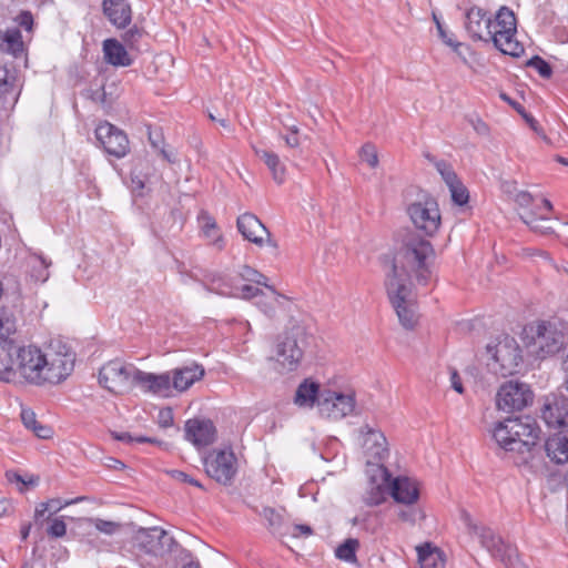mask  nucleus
Listing matches in <instances>:
<instances>
[{
    "mask_svg": "<svg viewBox=\"0 0 568 568\" xmlns=\"http://www.w3.org/2000/svg\"><path fill=\"white\" fill-rule=\"evenodd\" d=\"M435 251L432 243L416 234L407 235L402 247L390 260V270L386 274L385 286L392 306L400 324L406 329L414 328L416 315L412 308V282L427 285L432 278V263Z\"/></svg>",
    "mask_w": 568,
    "mask_h": 568,
    "instance_id": "1",
    "label": "nucleus"
},
{
    "mask_svg": "<svg viewBox=\"0 0 568 568\" xmlns=\"http://www.w3.org/2000/svg\"><path fill=\"white\" fill-rule=\"evenodd\" d=\"M540 427L531 416L509 417L497 423L493 438L505 452H517L527 464L539 452Z\"/></svg>",
    "mask_w": 568,
    "mask_h": 568,
    "instance_id": "2",
    "label": "nucleus"
},
{
    "mask_svg": "<svg viewBox=\"0 0 568 568\" xmlns=\"http://www.w3.org/2000/svg\"><path fill=\"white\" fill-rule=\"evenodd\" d=\"M487 367L495 375L507 377L519 372L523 365V351L515 337L507 334L498 336L486 346Z\"/></svg>",
    "mask_w": 568,
    "mask_h": 568,
    "instance_id": "3",
    "label": "nucleus"
},
{
    "mask_svg": "<svg viewBox=\"0 0 568 568\" xmlns=\"http://www.w3.org/2000/svg\"><path fill=\"white\" fill-rule=\"evenodd\" d=\"M516 33L517 20L508 7H501L494 20H486V36L503 54L517 58L524 52L523 44L515 38Z\"/></svg>",
    "mask_w": 568,
    "mask_h": 568,
    "instance_id": "4",
    "label": "nucleus"
},
{
    "mask_svg": "<svg viewBox=\"0 0 568 568\" xmlns=\"http://www.w3.org/2000/svg\"><path fill=\"white\" fill-rule=\"evenodd\" d=\"M463 520L469 535L478 537L481 546L497 560L503 562L506 568H527L520 560L517 548L506 544L503 538L496 535L489 527L480 526L474 523L470 515L463 514Z\"/></svg>",
    "mask_w": 568,
    "mask_h": 568,
    "instance_id": "5",
    "label": "nucleus"
},
{
    "mask_svg": "<svg viewBox=\"0 0 568 568\" xmlns=\"http://www.w3.org/2000/svg\"><path fill=\"white\" fill-rule=\"evenodd\" d=\"M311 335L305 326L294 324L278 337L276 344V361L287 372H293L300 365L308 346Z\"/></svg>",
    "mask_w": 568,
    "mask_h": 568,
    "instance_id": "6",
    "label": "nucleus"
},
{
    "mask_svg": "<svg viewBox=\"0 0 568 568\" xmlns=\"http://www.w3.org/2000/svg\"><path fill=\"white\" fill-rule=\"evenodd\" d=\"M75 354L72 349L58 342L53 344L43 354V365L41 368V385L44 383L59 384L64 381L74 368Z\"/></svg>",
    "mask_w": 568,
    "mask_h": 568,
    "instance_id": "7",
    "label": "nucleus"
},
{
    "mask_svg": "<svg viewBox=\"0 0 568 568\" xmlns=\"http://www.w3.org/2000/svg\"><path fill=\"white\" fill-rule=\"evenodd\" d=\"M17 332V321L7 310L0 311V379L10 382L16 377V357L19 345L10 337Z\"/></svg>",
    "mask_w": 568,
    "mask_h": 568,
    "instance_id": "8",
    "label": "nucleus"
},
{
    "mask_svg": "<svg viewBox=\"0 0 568 568\" xmlns=\"http://www.w3.org/2000/svg\"><path fill=\"white\" fill-rule=\"evenodd\" d=\"M132 545L138 551L153 557H163L179 546L173 536L158 526L139 528L134 532Z\"/></svg>",
    "mask_w": 568,
    "mask_h": 568,
    "instance_id": "9",
    "label": "nucleus"
},
{
    "mask_svg": "<svg viewBox=\"0 0 568 568\" xmlns=\"http://www.w3.org/2000/svg\"><path fill=\"white\" fill-rule=\"evenodd\" d=\"M136 371L134 365H125L119 359L110 361L100 368L99 384L111 393H122L134 384Z\"/></svg>",
    "mask_w": 568,
    "mask_h": 568,
    "instance_id": "10",
    "label": "nucleus"
},
{
    "mask_svg": "<svg viewBox=\"0 0 568 568\" xmlns=\"http://www.w3.org/2000/svg\"><path fill=\"white\" fill-rule=\"evenodd\" d=\"M407 213L416 229L433 236L440 225V212L435 199L427 196L423 202L408 205Z\"/></svg>",
    "mask_w": 568,
    "mask_h": 568,
    "instance_id": "11",
    "label": "nucleus"
},
{
    "mask_svg": "<svg viewBox=\"0 0 568 568\" xmlns=\"http://www.w3.org/2000/svg\"><path fill=\"white\" fill-rule=\"evenodd\" d=\"M205 473L220 484L229 485L236 474V457L232 449L213 450L203 459Z\"/></svg>",
    "mask_w": 568,
    "mask_h": 568,
    "instance_id": "12",
    "label": "nucleus"
},
{
    "mask_svg": "<svg viewBox=\"0 0 568 568\" xmlns=\"http://www.w3.org/2000/svg\"><path fill=\"white\" fill-rule=\"evenodd\" d=\"M534 393L525 383L509 381L500 386L497 393V407L511 413L521 410L532 403Z\"/></svg>",
    "mask_w": 568,
    "mask_h": 568,
    "instance_id": "13",
    "label": "nucleus"
},
{
    "mask_svg": "<svg viewBox=\"0 0 568 568\" xmlns=\"http://www.w3.org/2000/svg\"><path fill=\"white\" fill-rule=\"evenodd\" d=\"M95 138L103 150L116 159L125 156L130 151L129 139L124 131L110 122H102L95 128Z\"/></svg>",
    "mask_w": 568,
    "mask_h": 568,
    "instance_id": "14",
    "label": "nucleus"
},
{
    "mask_svg": "<svg viewBox=\"0 0 568 568\" xmlns=\"http://www.w3.org/2000/svg\"><path fill=\"white\" fill-rule=\"evenodd\" d=\"M43 354L36 346H19L16 357V374L19 373L29 383L41 385Z\"/></svg>",
    "mask_w": 568,
    "mask_h": 568,
    "instance_id": "15",
    "label": "nucleus"
},
{
    "mask_svg": "<svg viewBox=\"0 0 568 568\" xmlns=\"http://www.w3.org/2000/svg\"><path fill=\"white\" fill-rule=\"evenodd\" d=\"M355 409L354 394H343L325 390L318 400V410L322 416L331 419H341L352 414Z\"/></svg>",
    "mask_w": 568,
    "mask_h": 568,
    "instance_id": "16",
    "label": "nucleus"
},
{
    "mask_svg": "<svg viewBox=\"0 0 568 568\" xmlns=\"http://www.w3.org/2000/svg\"><path fill=\"white\" fill-rule=\"evenodd\" d=\"M540 417L550 428L568 427V395L551 393L545 396Z\"/></svg>",
    "mask_w": 568,
    "mask_h": 568,
    "instance_id": "17",
    "label": "nucleus"
},
{
    "mask_svg": "<svg viewBox=\"0 0 568 568\" xmlns=\"http://www.w3.org/2000/svg\"><path fill=\"white\" fill-rule=\"evenodd\" d=\"M236 226L242 236L254 243L257 246H262L266 240V243L276 248L277 244L271 239L270 231L260 221V219L252 213H244L237 217Z\"/></svg>",
    "mask_w": 568,
    "mask_h": 568,
    "instance_id": "18",
    "label": "nucleus"
},
{
    "mask_svg": "<svg viewBox=\"0 0 568 568\" xmlns=\"http://www.w3.org/2000/svg\"><path fill=\"white\" fill-rule=\"evenodd\" d=\"M541 357L557 354L565 344V335L554 322H542L537 327V341Z\"/></svg>",
    "mask_w": 568,
    "mask_h": 568,
    "instance_id": "19",
    "label": "nucleus"
},
{
    "mask_svg": "<svg viewBox=\"0 0 568 568\" xmlns=\"http://www.w3.org/2000/svg\"><path fill=\"white\" fill-rule=\"evenodd\" d=\"M185 439L196 447H205L214 443L216 428L212 420L193 418L185 423Z\"/></svg>",
    "mask_w": 568,
    "mask_h": 568,
    "instance_id": "20",
    "label": "nucleus"
},
{
    "mask_svg": "<svg viewBox=\"0 0 568 568\" xmlns=\"http://www.w3.org/2000/svg\"><path fill=\"white\" fill-rule=\"evenodd\" d=\"M388 493L398 504L414 505L419 498V486L416 479L407 476L390 477Z\"/></svg>",
    "mask_w": 568,
    "mask_h": 568,
    "instance_id": "21",
    "label": "nucleus"
},
{
    "mask_svg": "<svg viewBox=\"0 0 568 568\" xmlns=\"http://www.w3.org/2000/svg\"><path fill=\"white\" fill-rule=\"evenodd\" d=\"M359 434L363 436V448L367 456L376 462H382L388 456L387 439L379 429L365 424L359 428Z\"/></svg>",
    "mask_w": 568,
    "mask_h": 568,
    "instance_id": "22",
    "label": "nucleus"
},
{
    "mask_svg": "<svg viewBox=\"0 0 568 568\" xmlns=\"http://www.w3.org/2000/svg\"><path fill=\"white\" fill-rule=\"evenodd\" d=\"M377 476L371 477L369 487L363 495V501L367 506H378L386 500L388 481L392 477L388 469L383 465L376 466Z\"/></svg>",
    "mask_w": 568,
    "mask_h": 568,
    "instance_id": "23",
    "label": "nucleus"
},
{
    "mask_svg": "<svg viewBox=\"0 0 568 568\" xmlns=\"http://www.w3.org/2000/svg\"><path fill=\"white\" fill-rule=\"evenodd\" d=\"M134 384L140 385L145 392L163 396L169 395L171 387H173L169 373L158 375L140 369L134 372Z\"/></svg>",
    "mask_w": 568,
    "mask_h": 568,
    "instance_id": "24",
    "label": "nucleus"
},
{
    "mask_svg": "<svg viewBox=\"0 0 568 568\" xmlns=\"http://www.w3.org/2000/svg\"><path fill=\"white\" fill-rule=\"evenodd\" d=\"M103 14L118 29H125L132 20V9L128 0H103Z\"/></svg>",
    "mask_w": 568,
    "mask_h": 568,
    "instance_id": "25",
    "label": "nucleus"
},
{
    "mask_svg": "<svg viewBox=\"0 0 568 568\" xmlns=\"http://www.w3.org/2000/svg\"><path fill=\"white\" fill-rule=\"evenodd\" d=\"M490 19L487 12L478 7L470 8L465 14V28L474 41H489L486 31V20Z\"/></svg>",
    "mask_w": 568,
    "mask_h": 568,
    "instance_id": "26",
    "label": "nucleus"
},
{
    "mask_svg": "<svg viewBox=\"0 0 568 568\" xmlns=\"http://www.w3.org/2000/svg\"><path fill=\"white\" fill-rule=\"evenodd\" d=\"M544 449L551 462L565 464L568 462V430L559 432L548 437Z\"/></svg>",
    "mask_w": 568,
    "mask_h": 568,
    "instance_id": "27",
    "label": "nucleus"
},
{
    "mask_svg": "<svg viewBox=\"0 0 568 568\" xmlns=\"http://www.w3.org/2000/svg\"><path fill=\"white\" fill-rule=\"evenodd\" d=\"M204 373L203 366L199 364L176 368L173 371V376L171 377L172 386L179 392L186 390L196 381L201 379Z\"/></svg>",
    "mask_w": 568,
    "mask_h": 568,
    "instance_id": "28",
    "label": "nucleus"
},
{
    "mask_svg": "<svg viewBox=\"0 0 568 568\" xmlns=\"http://www.w3.org/2000/svg\"><path fill=\"white\" fill-rule=\"evenodd\" d=\"M103 53L105 61L114 67H130V58L125 47L116 39L110 38L103 41Z\"/></svg>",
    "mask_w": 568,
    "mask_h": 568,
    "instance_id": "29",
    "label": "nucleus"
},
{
    "mask_svg": "<svg viewBox=\"0 0 568 568\" xmlns=\"http://www.w3.org/2000/svg\"><path fill=\"white\" fill-rule=\"evenodd\" d=\"M322 397L320 393V384L306 378L297 387L294 396V403L298 407L312 408Z\"/></svg>",
    "mask_w": 568,
    "mask_h": 568,
    "instance_id": "30",
    "label": "nucleus"
},
{
    "mask_svg": "<svg viewBox=\"0 0 568 568\" xmlns=\"http://www.w3.org/2000/svg\"><path fill=\"white\" fill-rule=\"evenodd\" d=\"M267 288L272 292V297L270 300L261 298L256 302L260 311L271 320L276 317L277 308L290 312L292 302L284 295L277 293L273 286H267Z\"/></svg>",
    "mask_w": 568,
    "mask_h": 568,
    "instance_id": "31",
    "label": "nucleus"
},
{
    "mask_svg": "<svg viewBox=\"0 0 568 568\" xmlns=\"http://www.w3.org/2000/svg\"><path fill=\"white\" fill-rule=\"evenodd\" d=\"M260 516L266 521V528L268 531L277 537H284L288 535L290 524L285 521L282 513L272 507H264L260 511Z\"/></svg>",
    "mask_w": 568,
    "mask_h": 568,
    "instance_id": "32",
    "label": "nucleus"
},
{
    "mask_svg": "<svg viewBox=\"0 0 568 568\" xmlns=\"http://www.w3.org/2000/svg\"><path fill=\"white\" fill-rule=\"evenodd\" d=\"M0 50L20 57L24 51L21 31L18 28L0 31Z\"/></svg>",
    "mask_w": 568,
    "mask_h": 568,
    "instance_id": "33",
    "label": "nucleus"
},
{
    "mask_svg": "<svg viewBox=\"0 0 568 568\" xmlns=\"http://www.w3.org/2000/svg\"><path fill=\"white\" fill-rule=\"evenodd\" d=\"M417 552L420 568H445V555L440 549L425 544L417 547Z\"/></svg>",
    "mask_w": 568,
    "mask_h": 568,
    "instance_id": "34",
    "label": "nucleus"
},
{
    "mask_svg": "<svg viewBox=\"0 0 568 568\" xmlns=\"http://www.w3.org/2000/svg\"><path fill=\"white\" fill-rule=\"evenodd\" d=\"M255 154L268 168L273 180L278 184L283 183L285 180V166L278 155L268 150H255Z\"/></svg>",
    "mask_w": 568,
    "mask_h": 568,
    "instance_id": "35",
    "label": "nucleus"
},
{
    "mask_svg": "<svg viewBox=\"0 0 568 568\" xmlns=\"http://www.w3.org/2000/svg\"><path fill=\"white\" fill-rule=\"evenodd\" d=\"M539 207L536 210L525 211L521 213L520 220L529 226V229L536 233L546 235L554 232L551 226L546 225V222L549 220L548 216L539 213Z\"/></svg>",
    "mask_w": 568,
    "mask_h": 568,
    "instance_id": "36",
    "label": "nucleus"
},
{
    "mask_svg": "<svg viewBox=\"0 0 568 568\" xmlns=\"http://www.w3.org/2000/svg\"><path fill=\"white\" fill-rule=\"evenodd\" d=\"M21 420L24 427L32 430L33 434L39 438L48 439L53 434L51 427L43 425L37 420L36 413L30 408H22Z\"/></svg>",
    "mask_w": 568,
    "mask_h": 568,
    "instance_id": "37",
    "label": "nucleus"
},
{
    "mask_svg": "<svg viewBox=\"0 0 568 568\" xmlns=\"http://www.w3.org/2000/svg\"><path fill=\"white\" fill-rule=\"evenodd\" d=\"M148 139L151 146L159 152V154L169 163H175L176 158L172 152L165 150L164 135L162 128L148 126Z\"/></svg>",
    "mask_w": 568,
    "mask_h": 568,
    "instance_id": "38",
    "label": "nucleus"
},
{
    "mask_svg": "<svg viewBox=\"0 0 568 568\" xmlns=\"http://www.w3.org/2000/svg\"><path fill=\"white\" fill-rule=\"evenodd\" d=\"M358 545L357 539L348 538L336 548L335 556L346 562H354L356 561V549Z\"/></svg>",
    "mask_w": 568,
    "mask_h": 568,
    "instance_id": "39",
    "label": "nucleus"
},
{
    "mask_svg": "<svg viewBox=\"0 0 568 568\" xmlns=\"http://www.w3.org/2000/svg\"><path fill=\"white\" fill-rule=\"evenodd\" d=\"M16 77L10 74L6 65H0V99H6L14 90Z\"/></svg>",
    "mask_w": 568,
    "mask_h": 568,
    "instance_id": "40",
    "label": "nucleus"
},
{
    "mask_svg": "<svg viewBox=\"0 0 568 568\" xmlns=\"http://www.w3.org/2000/svg\"><path fill=\"white\" fill-rule=\"evenodd\" d=\"M448 189L454 204L465 206L468 203L469 192L460 180H457V183H453V186H448Z\"/></svg>",
    "mask_w": 568,
    "mask_h": 568,
    "instance_id": "41",
    "label": "nucleus"
},
{
    "mask_svg": "<svg viewBox=\"0 0 568 568\" xmlns=\"http://www.w3.org/2000/svg\"><path fill=\"white\" fill-rule=\"evenodd\" d=\"M239 274H240L241 278L246 282H252L257 285H263L265 287L270 286L267 284V277L264 274H262L261 272H258L257 270H255L248 265H243L241 267V271L239 272Z\"/></svg>",
    "mask_w": 568,
    "mask_h": 568,
    "instance_id": "42",
    "label": "nucleus"
},
{
    "mask_svg": "<svg viewBox=\"0 0 568 568\" xmlns=\"http://www.w3.org/2000/svg\"><path fill=\"white\" fill-rule=\"evenodd\" d=\"M144 36V29L134 24L122 34V41L126 47L133 50L138 49V44Z\"/></svg>",
    "mask_w": 568,
    "mask_h": 568,
    "instance_id": "43",
    "label": "nucleus"
},
{
    "mask_svg": "<svg viewBox=\"0 0 568 568\" xmlns=\"http://www.w3.org/2000/svg\"><path fill=\"white\" fill-rule=\"evenodd\" d=\"M526 67L535 69L544 79H549L552 75V68L550 63L539 55L531 57L526 62Z\"/></svg>",
    "mask_w": 568,
    "mask_h": 568,
    "instance_id": "44",
    "label": "nucleus"
},
{
    "mask_svg": "<svg viewBox=\"0 0 568 568\" xmlns=\"http://www.w3.org/2000/svg\"><path fill=\"white\" fill-rule=\"evenodd\" d=\"M110 434H111L113 439L119 440V442H123V443H128V444H132V443H139V444H145V443L160 444L161 443L156 438L146 437V436H132L128 432L119 433V432H115V430H111Z\"/></svg>",
    "mask_w": 568,
    "mask_h": 568,
    "instance_id": "45",
    "label": "nucleus"
},
{
    "mask_svg": "<svg viewBox=\"0 0 568 568\" xmlns=\"http://www.w3.org/2000/svg\"><path fill=\"white\" fill-rule=\"evenodd\" d=\"M435 168L437 172L440 174L442 179L447 184V186H453V183H457V180H459L453 166L445 160L436 162Z\"/></svg>",
    "mask_w": 568,
    "mask_h": 568,
    "instance_id": "46",
    "label": "nucleus"
},
{
    "mask_svg": "<svg viewBox=\"0 0 568 568\" xmlns=\"http://www.w3.org/2000/svg\"><path fill=\"white\" fill-rule=\"evenodd\" d=\"M361 158L367 162L371 168H376L378 164V156L375 145L366 143L361 149Z\"/></svg>",
    "mask_w": 568,
    "mask_h": 568,
    "instance_id": "47",
    "label": "nucleus"
},
{
    "mask_svg": "<svg viewBox=\"0 0 568 568\" xmlns=\"http://www.w3.org/2000/svg\"><path fill=\"white\" fill-rule=\"evenodd\" d=\"M47 534L52 538H61L67 534V525L62 517H57L51 520L47 528Z\"/></svg>",
    "mask_w": 568,
    "mask_h": 568,
    "instance_id": "48",
    "label": "nucleus"
},
{
    "mask_svg": "<svg viewBox=\"0 0 568 568\" xmlns=\"http://www.w3.org/2000/svg\"><path fill=\"white\" fill-rule=\"evenodd\" d=\"M166 474L174 480H178L181 483H187L197 488H203L202 484L197 479L191 477L190 475H187L186 473H184L182 470L171 469V470H168Z\"/></svg>",
    "mask_w": 568,
    "mask_h": 568,
    "instance_id": "49",
    "label": "nucleus"
},
{
    "mask_svg": "<svg viewBox=\"0 0 568 568\" xmlns=\"http://www.w3.org/2000/svg\"><path fill=\"white\" fill-rule=\"evenodd\" d=\"M93 523H94V527L99 531L106 534V535L115 534L121 527V525L119 523L104 520V519H100V518L94 519Z\"/></svg>",
    "mask_w": 568,
    "mask_h": 568,
    "instance_id": "50",
    "label": "nucleus"
},
{
    "mask_svg": "<svg viewBox=\"0 0 568 568\" xmlns=\"http://www.w3.org/2000/svg\"><path fill=\"white\" fill-rule=\"evenodd\" d=\"M434 21L436 23L439 38L443 40L445 44L452 47L457 52L458 48L462 47V43L454 41L453 38L447 34L446 30L444 29V26L435 14Z\"/></svg>",
    "mask_w": 568,
    "mask_h": 568,
    "instance_id": "51",
    "label": "nucleus"
},
{
    "mask_svg": "<svg viewBox=\"0 0 568 568\" xmlns=\"http://www.w3.org/2000/svg\"><path fill=\"white\" fill-rule=\"evenodd\" d=\"M398 517L402 521L415 524L418 518H424V514L416 508H410L407 510H400L398 513Z\"/></svg>",
    "mask_w": 568,
    "mask_h": 568,
    "instance_id": "52",
    "label": "nucleus"
},
{
    "mask_svg": "<svg viewBox=\"0 0 568 568\" xmlns=\"http://www.w3.org/2000/svg\"><path fill=\"white\" fill-rule=\"evenodd\" d=\"M82 498H77L74 500H71V501H64L62 503L61 499L59 498H53V499H50L48 501H45V506L48 507V510L50 513V515H53V514H57L58 511H60L63 507L72 504V503H77L78 500H81Z\"/></svg>",
    "mask_w": 568,
    "mask_h": 568,
    "instance_id": "53",
    "label": "nucleus"
},
{
    "mask_svg": "<svg viewBox=\"0 0 568 568\" xmlns=\"http://www.w3.org/2000/svg\"><path fill=\"white\" fill-rule=\"evenodd\" d=\"M313 534V529L308 525H290V531L288 535H291L294 538L301 537V536H310Z\"/></svg>",
    "mask_w": 568,
    "mask_h": 568,
    "instance_id": "54",
    "label": "nucleus"
},
{
    "mask_svg": "<svg viewBox=\"0 0 568 568\" xmlns=\"http://www.w3.org/2000/svg\"><path fill=\"white\" fill-rule=\"evenodd\" d=\"M468 122L478 134L488 135L489 128L479 116H470Z\"/></svg>",
    "mask_w": 568,
    "mask_h": 568,
    "instance_id": "55",
    "label": "nucleus"
},
{
    "mask_svg": "<svg viewBox=\"0 0 568 568\" xmlns=\"http://www.w3.org/2000/svg\"><path fill=\"white\" fill-rule=\"evenodd\" d=\"M159 425L162 428H168L173 425V412L170 407L160 410Z\"/></svg>",
    "mask_w": 568,
    "mask_h": 568,
    "instance_id": "56",
    "label": "nucleus"
},
{
    "mask_svg": "<svg viewBox=\"0 0 568 568\" xmlns=\"http://www.w3.org/2000/svg\"><path fill=\"white\" fill-rule=\"evenodd\" d=\"M18 23L27 31H31L33 27V16L30 11H21L17 18Z\"/></svg>",
    "mask_w": 568,
    "mask_h": 568,
    "instance_id": "57",
    "label": "nucleus"
},
{
    "mask_svg": "<svg viewBox=\"0 0 568 568\" xmlns=\"http://www.w3.org/2000/svg\"><path fill=\"white\" fill-rule=\"evenodd\" d=\"M284 141L288 148L296 149L300 146V138H298V129L293 125L291 128V133L284 136Z\"/></svg>",
    "mask_w": 568,
    "mask_h": 568,
    "instance_id": "58",
    "label": "nucleus"
},
{
    "mask_svg": "<svg viewBox=\"0 0 568 568\" xmlns=\"http://www.w3.org/2000/svg\"><path fill=\"white\" fill-rule=\"evenodd\" d=\"M48 507L44 503H40L34 510V521L37 525H42L45 520H49L51 515L44 517L45 513H48Z\"/></svg>",
    "mask_w": 568,
    "mask_h": 568,
    "instance_id": "59",
    "label": "nucleus"
},
{
    "mask_svg": "<svg viewBox=\"0 0 568 568\" xmlns=\"http://www.w3.org/2000/svg\"><path fill=\"white\" fill-rule=\"evenodd\" d=\"M515 202L520 207H528L534 202V196L527 191H520L516 194Z\"/></svg>",
    "mask_w": 568,
    "mask_h": 568,
    "instance_id": "60",
    "label": "nucleus"
},
{
    "mask_svg": "<svg viewBox=\"0 0 568 568\" xmlns=\"http://www.w3.org/2000/svg\"><path fill=\"white\" fill-rule=\"evenodd\" d=\"M450 385H452V388L455 389L458 394L464 393V386L462 383V378L456 369L450 371Z\"/></svg>",
    "mask_w": 568,
    "mask_h": 568,
    "instance_id": "61",
    "label": "nucleus"
},
{
    "mask_svg": "<svg viewBox=\"0 0 568 568\" xmlns=\"http://www.w3.org/2000/svg\"><path fill=\"white\" fill-rule=\"evenodd\" d=\"M262 294V291L253 285L245 284L241 288V295L243 298H252Z\"/></svg>",
    "mask_w": 568,
    "mask_h": 568,
    "instance_id": "62",
    "label": "nucleus"
},
{
    "mask_svg": "<svg viewBox=\"0 0 568 568\" xmlns=\"http://www.w3.org/2000/svg\"><path fill=\"white\" fill-rule=\"evenodd\" d=\"M500 99H501V100H504V101H506L508 104H510V105H511V106H513V108H514V109H515L519 114H520V113H524L525 108H524L520 103H518V102L514 101V100H513L510 97H508L506 93L501 92V93H500Z\"/></svg>",
    "mask_w": 568,
    "mask_h": 568,
    "instance_id": "63",
    "label": "nucleus"
},
{
    "mask_svg": "<svg viewBox=\"0 0 568 568\" xmlns=\"http://www.w3.org/2000/svg\"><path fill=\"white\" fill-rule=\"evenodd\" d=\"M6 477L10 483H21L22 485H27L26 479L18 473L9 470L6 473Z\"/></svg>",
    "mask_w": 568,
    "mask_h": 568,
    "instance_id": "64",
    "label": "nucleus"
}]
</instances>
